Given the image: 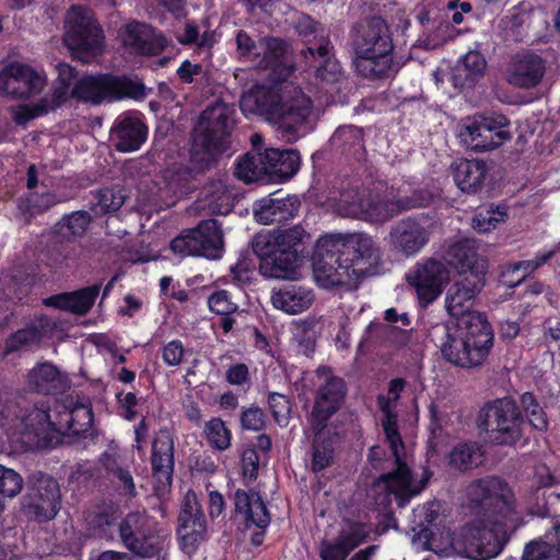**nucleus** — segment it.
Returning a JSON list of instances; mask_svg holds the SVG:
<instances>
[{
	"instance_id": "1",
	"label": "nucleus",
	"mask_w": 560,
	"mask_h": 560,
	"mask_svg": "<svg viewBox=\"0 0 560 560\" xmlns=\"http://www.w3.org/2000/svg\"><path fill=\"white\" fill-rule=\"evenodd\" d=\"M380 257L376 243L365 233L329 234L317 242L314 273L325 288L353 287L375 273Z\"/></svg>"
},
{
	"instance_id": "2",
	"label": "nucleus",
	"mask_w": 560,
	"mask_h": 560,
	"mask_svg": "<svg viewBox=\"0 0 560 560\" xmlns=\"http://www.w3.org/2000/svg\"><path fill=\"white\" fill-rule=\"evenodd\" d=\"M240 107L245 115L261 116L273 125L279 137L293 143L308 132L312 101L293 82L254 85L243 93Z\"/></svg>"
},
{
	"instance_id": "3",
	"label": "nucleus",
	"mask_w": 560,
	"mask_h": 560,
	"mask_svg": "<svg viewBox=\"0 0 560 560\" xmlns=\"http://www.w3.org/2000/svg\"><path fill=\"white\" fill-rule=\"evenodd\" d=\"M9 413L20 417L25 429L36 438L38 447H51L60 443L62 435H84L92 428L93 411L89 404L69 395L55 400L52 406H34L28 413H19L9 407Z\"/></svg>"
},
{
	"instance_id": "4",
	"label": "nucleus",
	"mask_w": 560,
	"mask_h": 560,
	"mask_svg": "<svg viewBox=\"0 0 560 560\" xmlns=\"http://www.w3.org/2000/svg\"><path fill=\"white\" fill-rule=\"evenodd\" d=\"M351 44L358 73L368 79H381L393 74L394 44L389 27L381 16H373L353 26Z\"/></svg>"
},
{
	"instance_id": "5",
	"label": "nucleus",
	"mask_w": 560,
	"mask_h": 560,
	"mask_svg": "<svg viewBox=\"0 0 560 560\" xmlns=\"http://www.w3.org/2000/svg\"><path fill=\"white\" fill-rule=\"evenodd\" d=\"M378 405L383 412V430L395 457L396 468L383 474L375 482L374 489L385 492L384 500L380 504H386L388 497L394 495L397 505L404 508L412 497L419 494L425 488L431 474L424 471L419 481L413 479L411 470L400 457L404 444L397 429V416L392 411L390 404L385 398L380 397Z\"/></svg>"
},
{
	"instance_id": "6",
	"label": "nucleus",
	"mask_w": 560,
	"mask_h": 560,
	"mask_svg": "<svg viewBox=\"0 0 560 560\" xmlns=\"http://www.w3.org/2000/svg\"><path fill=\"white\" fill-rule=\"evenodd\" d=\"M236 109L233 105L217 101L200 114L192 135V160L201 167L208 166L228 145L235 128Z\"/></svg>"
},
{
	"instance_id": "7",
	"label": "nucleus",
	"mask_w": 560,
	"mask_h": 560,
	"mask_svg": "<svg viewBox=\"0 0 560 560\" xmlns=\"http://www.w3.org/2000/svg\"><path fill=\"white\" fill-rule=\"evenodd\" d=\"M517 528H509L503 518L477 517L454 533L451 547L458 556L471 560H489L497 557Z\"/></svg>"
},
{
	"instance_id": "8",
	"label": "nucleus",
	"mask_w": 560,
	"mask_h": 560,
	"mask_svg": "<svg viewBox=\"0 0 560 560\" xmlns=\"http://www.w3.org/2000/svg\"><path fill=\"white\" fill-rule=\"evenodd\" d=\"M477 427L485 440L495 445H515L523 435V416L516 402L500 398L486 402L477 416Z\"/></svg>"
},
{
	"instance_id": "9",
	"label": "nucleus",
	"mask_w": 560,
	"mask_h": 560,
	"mask_svg": "<svg viewBox=\"0 0 560 560\" xmlns=\"http://www.w3.org/2000/svg\"><path fill=\"white\" fill-rule=\"evenodd\" d=\"M471 503L481 509L480 517L503 518L509 528H518L521 513L515 510L513 497L508 485L497 477H487L471 482L467 488Z\"/></svg>"
},
{
	"instance_id": "10",
	"label": "nucleus",
	"mask_w": 560,
	"mask_h": 560,
	"mask_svg": "<svg viewBox=\"0 0 560 560\" xmlns=\"http://www.w3.org/2000/svg\"><path fill=\"white\" fill-rule=\"evenodd\" d=\"M103 31L91 10L71 7L65 16L63 43L80 60L89 63L103 51Z\"/></svg>"
},
{
	"instance_id": "11",
	"label": "nucleus",
	"mask_w": 560,
	"mask_h": 560,
	"mask_svg": "<svg viewBox=\"0 0 560 560\" xmlns=\"http://www.w3.org/2000/svg\"><path fill=\"white\" fill-rule=\"evenodd\" d=\"M145 94L144 84L136 75H85L71 90L73 97L92 104L125 97L140 100Z\"/></svg>"
},
{
	"instance_id": "12",
	"label": "nucleus",
	"mask_w": 560,
	"mask_h": 560,
	"mask_svg": "<svg viewBox=\"0 0 560 560\" xmlns=\"http://www.w3.org/2000/svg\"><path fill=\"white\" fill-rule=\"evenodd\" d=\"M171 249L182 257L220 258L223 250V233L218 220H203L195 229L184 231L171 242Z\"/></svg>"
},
{
	"instance_id": "13",
	"label": "nucleus",
	"mask_w": 560,
	"mask_h": 560,
	"mask_svg": "<svg viewBox=\"0 0 560 560\" xmlns=\"http://www.w3.org/2000/svg\"><path fill=\"white\" fill-rule=\"evenodd\" d=\"M145 512H131L119 524V537L124 546L139 557L151 558L164 549V538L151 528Z\"/></svg>"
},
{
	"instance_id": "14",
	"label": "nucleus",
	"mask_w": 560,
	"mask_h": 560,
	"mask_svg": "<svg viewBox=\"0 0 560 560\" xmlns=\"http://www.w3.org/2000/svg\"><path fill=\"white\" fill-rule=\"evenodd\" d=\"M431 199V194L422 190L408 197L392 198L386 192L368 189L361 220L383 223L401 211L427 206Z\"/></svg>"
},
{
	"instance_id": "15",
	"label": "nucleus",
	"mask_w": 560,
	"mask_h": 560,
	"mask_svg": "<svg viewBox=\"0 0 560 560\" xmlns=\"http://www.w3.org/2000/svg\"><path fill=\"white\" fill-rule=\"evenodd\" d=\"M318 378L315 402L311 413V425H327L329 418L341 407L347 388L342 378L332 375L327 366L316 371Z\"/></svg>"
},
{
	"instance_id": "16",
	"label": "nucleus",
	"mask_w": 560,
	"mask_h": 560,
	"mask_svg": "<svg viewBox=\"0 0 560 560\" xmlns=\"http://www.w3.org/2000/svg\"><path fill=\"white\" fill-rule=\"evenodd\" d=\"M46 85V78L28 65L11 62L0 71V91L15 100L38 94Z\"/></svg>"
},
{
	"instance_id": "17",
	"label": "nucleus",
	"mask_w": 560,
	"mask_h": 560,
	"mask_svg": "<svg viewBox=\"0 0 560 560\" xmlns=\"http://www.w3.org/2000/svg\"><path fill=\"white\" fill-rule=\"evenodd\" d=\"M440 348L443 358L450 363L463 369H472L483 364L492 347L445 332V340Z\"/></svg>"
},
{
	"instance_id": "18",
	"label": "nucleus",
	"mask_w": 560,
	"mask_h": 560,
	"mask_svg": "<svg viewBox=\"0 0 560 560\" xmlns=\"http://www.w3.org/2000/svg\"><path fill=\"white\" fill-rule=\"evenodd\" d=\"M485 285L482 275L469 271L459 272L457 279L453 281L446 292L445 307L448 314L456 318L466 313H470L476 295Z\"/></svg>"
},
{
	"instance_id": "19",
	"label": "nucleus",
	"mask_w": 560,
	"mask_h": 560,
	"mask_svg": "<svg viewBox=\"0 0 560 560\" xmlns=\"http://www.w3.org/2000/svg\"><path fill=\"white\" fill-rule=\"evenodd\" d=\"M406 279L416 289L419 300L428 304L441 294L448 270L444 262L429 259L407 273Z\"/></svg>"
},
{
	"instance_id": "20",
	"label": "nucleus",
	"mask_w": 560,
	"mask_h": 560,
	"mask_svg": "<svg viewBox=\"0 0 560 560\" xmlns=\"http://www.w3.org/2000/svg\"><path fill=\"white\" fill-rule=\"evenodd\" d=\"M28 510L38 521H48L56 516L60 509V490L56 480L39 474L34 476L28 489Z\"/></svg>"
},
{
	"instance_id": "21",
	"label": "nucleus",
	"mask_w": 560,
	"mask_h": 560,
	"mask_svg": "<svg viewBox=\"0 0 560 560\" xmlns=\"http://www.w3.org/2000/svg\"><path fill=\"white\" fill-rule=\"evenodd\" d=\"M177 532L187 552H191L206 537L207 522L195 493H187L182 503Z\"/></svg>"
},
{
	"instance_id": "22",
	"label": "nucleus",
	"mask_w": 560,
	"mask_h": 560,
	"mask_svg": "<svg viewBox=\"0 0 560 560\" xmlns=\"http://www.w3.org/2000/svg\"><path fill=\"white\" fill-rule=\"evenodd\" d=\"M546 73V61L532 51L515 54L509 61L505 70V80L518 89H533L537 86Z\"/></svg>"
},
{
	"instance_id": "23",
	"label": "nucleus",
	"mask_w": 560,
	"mask_h": 560,
	"mask_svg": "<svg viewBox=\"0 0 560 560\" xmlns=\"http://www.w3.org/2000/svg\"><path fill=\"white\" fill-rule=\"evenodd\" d=\"M226 174L209 178L199 191L197 210L206 214L226 215L234 207V192Z\"/></svg>"
},
{
	"instance_id": "24",
	"label": "nucleus",
	"mask_w": 560,
	"mask_h": 560,
	"mask_svg": "<svg viewBox=\"0 0 560 560\" xmlns=\"http://www.w3.org/2000/svg\"><path fill=\"white\" fill-rule=\"evenodd\" d=\"M306 63L315 69L316 78L325 83H337L342 78V68L335 57L329 36H320L319 42L302 50Z\"/></svg>"
},
{
	"instance_id": "25",
	"label": "nucleus",
	"mask_w": 560,
	"mask_h": 560,
	"mask_svg": "<svg viewBox=\"0 0 560 560\" xmlns=\"http://www.w3.org/2000/svg\"><path fill=\"white\" fill-rule=\"evenodd\" d=\"M368 536L364 525L348 522L332 539H324L318 546L320 560H346L352 550L362 544Z\"/></svg>"
},
{
	"instance_id": "26",
	"label": "nucleus",
	"mask_w": 560,
	"mask_h": 560,
	"mask_svg": "<svg viewBox=\"0 0 560 560\" xmlns=\"http://www.w3.org/2000/svg\"><path fill=\"white\" fill-rule=\"evenodd\" d=\"M124 46L132 52L143 56H155L166 47L165 37L156 33L154 28L145 23H128L120 32Z\"/></svg>"
},
{
	"instance_id": "27",
	"label": "nucleus",
	"mask_w": 560,
	"mask_h": 560,
	"mask_svg": "<svg viewBox=\"0 0 560 560\" xmlns=\"http://www.w3.org/2000/svg\"><path fill=\"white\" fill-rule=\"evenodd\" d=\"M458 136L464 144L478 152L497 149L512 138L510 131L494 132L472 117L463 119Z\"/></svg>"
},
{
	"instance_id": "28",
	"label": "nucleus",
	"mask_w": 560,
	"mask_h": 560,
	"mask_svg": "<svg viewBox=\"0 0 560 560\" xmlns=\"http://www.w3.org/2000/svg\"><path fill=\"white\" fill-rule=\"evenodd\" d=\"M151 467L159 487L168 488L174 470V442L166 430H161L152 443Z\"/></svg>"
},
{
	"instance_id": "29",
	"label": "nucleus",
	"mask_w": 560,
	"mask_h": 560,
	"mask_svg": "<svg viewBox=\"0 0 560 560\" xmlns=\"http://www.w3.org/2000/svg\"><path fill=\"white\" fill-rule=\"evenodd\" d=\"M300 208L295 196L280 197L277 192L254 206V215L261 224L281 223L293 218Z\"/></svg>"
},
{
	"instance_id": "30",
	"label": "nucleus",
	"mask_w": 560,
	"mask_h": 560,
	"mask_svg": "<svg viewBox=\"0 0 560 560\" xmlns=\"http://www.w3.org/2000/svg\"><path fill=\"white\" fill-rule=\"evenodd\" d=\"M270 299L277 310L295 315L308 310L315 296L313 290L307 287L288 283L275 288Z\"/></svg>"
},
{
	"instance_id": "31",
	"label": "nucleus",
	"mask_w": 560,
	"mask_h": 560,
	"mask_svg": "<svg viewBox=\"0 0 560 560\" xmlns=\"http://www.w3.org/2000/svg\"><path fill=\"white\" fill-rule=\"evenodd\" d=\"M390 242L406 256L419 252L429 240L428 231L415 219H405L393 226Z\"/></svg>"
},
{
	"instance_id": "32",
	"label": "nucleus",
	"mask_w": 560,
	"mask_h": 560,
	"mask_svg": "<svg viewBox=\"0 0 560 560\" xmlns=\"http://www.w3.org/2000/svg\"><path fill=\"white\" fill-rule=\"evenodd\" d=\"M145 139L147 127L138 117L122 115L112 129V140L120 152L138 150Z\"/></svg>"
},
{
	"instance_id": "33",
	"label": "nucleus",
	"mask_w": 560,
	"mask_h": 560,
	"mask_svg": "<svg viewBox=\"0 0 560 560\" xmlns=\"http://www.w3.org/2000/svg\"><path fill=\"white\" fill-rule=\"evenodd\" d=\"M445 332L481 341L493 346V331L487 317L479 312L466 313L455 318L453 327H444Z\"/></svg>"
},
{
	"instance_id": "34",
	"label": "nucleus",
	"mask_w": 560,
	"mask_h": 560,
	"mask_svg": "<svg viewBox=\"0 0 560 560\" xmlns=\"http://www.w3.org/2000/svg\"><path fill=\"white\" fill-rule=\"evenodd\" d=\"M101 290L100 284H93L73 292H65L47 298L44 303L61 311L84 315L93 306Z\"/></svg>"
},
{
	"instance_id": "35",
	"label": "nucleus",
	"mask_w": 560,
	"mask_h": 560,
	"mask_svg": "<svg viewBox=\"0 0 560 560\" xmlns=\"http://www.w3.org/2000/svg\"><path fill=\"white\" fill-rule=\"evenodd\" d=\"M30 386L39 394H62L69 387L68 377L51 363H42L28 373Z\"/></svg>"
},
{
	"instance_id": "36",
	"label": "nucleus",
	"mask_w": 560,
	"mask_h": 560,
	"mask_svg": "<svg viewBox=\"0 0 560 560\" xmlns=\"http://www.w3.org/2000/svg\"><path fill=\"white\" fill-rule=\"evenodd\" d=\"M452 171L457 187L468 194L479 191L488 174L486 163L480 160H462L452 165Z\"/></svg>"
},
{
	"instance_id": "37",
	"label": "nucleus",
	"mask_w": 560,
	"mask_h": 560,
	"mask_svg": "<svg viewBox=\"0 0 560 560\" xmlns=\"http://www.w3.org/2000/svg\"><path fill=\"white\" fill-rule=\"evenodd\" d=\"M234 505L236 513L244 516L247 526L253 524L265 529L269 525L270 515L258 493L238 489L234 493Z\"/></svg>"
},
{
	"instance_id": "38",
	"label": "nucleus",
	"mask_w": 560,
	"mask_h": 560,
	"mask_svg": "<svg viewBox=\"0 0 560 560\" xmlns=\"http://www.w3.org/2000/svg\"><path fill=\"white\" fill-rule=\"evenodd\" d=\"M311 428L314 432L312 469L320 471L331 465L339 436L328 425H311Z\"/></svg>"
},
{
	"instance_id": "39",
	"label": "nucleus",
	"mask_w": 560,
	"mask_h": 560,
	"mask_svg": "<svg viewBox=\"0 0 560 560\" xmlns=\"http://www.w3.org/2000/svg\"><path fill=\"white\" fill-rule=\"evenodd\" d=\"M368 188L350 186L328 198V205L334 212L341 217L361 219Z\"/></svg>"
},
{
	"instance_id": "40",
	"label": "nucleus",
	"mask_w": 560,
	"mask_h": 560,
	"mask_svg": "<svg viewBox=\"0 0 560 560\" xmlns=\"http://www.w3.org/2000/svg\"><path fill=\"white\" fill-rule=\"evenodd\" d=\"M269 177L280 180L292 177L300 168V154L296 150L265 149Z\"/></svg>"
},
{
	"instance_id": "41",
	"label": "nucleus",
	"mask_w": 560,
	"mask_h": 560,
	"mask_svg": "<svg viewBox=\"0 0 560 560\" xmlns=\"http://www.w3.org/2000/svg\"><path fill=\"white\" fill-rule=\"evenodd\" d=\"M486 59L476 51H468L455 66L452 80L455 86L470 88L486 70Z\"/></svg>"
},
{
	"instance_id": "42",
	"label": "nucleus",
	"mask_w": 560,
	"mask_h": 560,
	"mask_svg": "<svg viewBox=\"0 0 560 560\" xmlns=\"http://www.w3.org/2000/svg\"><path fill=\"white\" fill-rule=\"evenodd\" d=\"M300 265L301 261L293 256L276 250L271 257L259 262V271L266 278L293 280L296 278Z\"/></svg>"
},
{
	"instance_id": "43",
	"label": "nucleus",
	"mask_w": 560,
	"mask_h": 560,
	"mask_svg": "<svg viewBox=\"0 0 560 560\" xmlns=\"http://www.w3.org/2000/svg\"><path fill=\"white\" fill-rule=\"evenodd\" d=\"M277 250L283 255L293 256L302 261L306 242L310 240V234L301 226L294 225L293 228L276 230Z\"/></svg>"
},
{
	"instance_id": "44",
	"label": "nucleus",
	"mask_w": 560,
	"mask_h": 560,
	"mask_svg": "<svg viewBox=\"0 0 560 560\" xmlns=\"http://www.w3.org/2000/svg\"><path fill=\"white\" fill-rule=\"evenodd\" d=\"M549 542L533 541L525 547L523 560H560V520L556 521Z\"/></svg>"
},
{
	"instance_id": "45",
	"label": "nucleus",
	"mask_w": 560,
	"mask_h": 560,
	"mask_svg": "<svg viewBox=\"0 0 560 560\" xmlns=\"http://www.w3.org/2000/svg\"><path fill=\"white\" fill-rule=\"evenodd\" d=\"M265 159V151L245 154L236 165L235 174L246 183L262 180L268 174V167Z\"/></svg>"
},
{
	"instance_id": "46",
	"label": "nucleus",
	"mask_w": 560,
	"mask_h": 560,
	"mask_svg": "<svg viewBox=\"0 0 560 560\" xmlns=\"http://www.w3.org/2000/svg\"><path fill=\"white\" fill-rule=\"evenodd\" d=\"M476 258L475 242L468 238L451 244L444 253V259L460 272H467Z\"/></svg>"
},
{
	"instance_id": "47",
	"label": "nucleus",
	"mask_w": 560,
	"mask_h": 560,
	"mask_svg": "<svg viewBox=\"0 0 560 560\" xmlns=\"http://www.w3.org/2000/svg\"><path fill=\"white\" fill-rule=\"evenodd\" d=\"M67 198L50 192L37 194L30 192L21 200L19 208L26 222H30L37 214L44 213L51 207L66 201Z\"/></svg>"
},
{
	"instance_id": "48",
	"label": "nucleus",
	"mask_w": 560,
	"mask_h": 560,
	"mask_svg": "<svg viewBox=\"0 0 560 560\" xmlns=\"http://www.w3.org/2000/svg\"><path fill=\"white\" fill-rule=\"evenodd\" d=\"M450 466L458 471L477 467L482 460L481 447L476 443H460L448 455Z\"/></svg>"
},
{
	"instance_id": "49",
	"label": "nucleus",
	"mask_w": 560,
	"mask_h": 560,
	"mask_svg": "<svg viewBox=\"0 0 560 560\" xmlns=\"http://www.w3.org/2000/svg\"><path fill=\"white\" fill-rule=\"evenodd\" d=\"M127 198L128 194L122 187H104L97 191L92 210L96 215L114 213L122 207Z\"/></svg>"
},
{
	"instance_id": "50",
	"label": "nucleus",
	"mask_w": 560,
	"mask_h": 560,
	"mask_svg": "<svg viewBox=\"0 0 560 560\" xmlns=\"http://www.w3.org/2000/svg\"><path fill=\"white\" fill-rule=\"evenodd\" d=\"M331 143L343 153L359 155L363 149L362 131L354 126L338 128L330 139Z\"/></svg>"
},
{
	"instance_id": "51",
	"label": "nucleus",
	"mask_w": 560,
	"mask_h": 560,
	"mask_svg": "<svg viewBox=\"0 0 560 560\" xmlns=\"http://www.w3.org/2000/svg\"><path fill=\"white\" fill-rule=\"evenodd\" d=\"M91 221L92 218L88 211H74L61 218L56 224V232L62 237L82 236Z\"/></svg>"
},
{
	"instance_id": "52",
	"label": "nucleus",
	"mask_w": 560,
	"mask_h": 560,
	"mask_svg": "<svg viewBox=\"0 0 560 560\" xmlns=\"http://www.w3.org/2000/svg\"><path fill=\"white\" fill-rule=\"evenodd\" d=\"M264 47L261 63L264 67L278 68L287 65V55L289 52V45L287 42L279 37H265L261 42ZM260 55V51L257 52Z\"/></svg>"
},
{
	"instance_id": "53",
	"label": "nucleus",
	"mask_w": 560,
	"mask_h": 560,
	"mask_svg": "<svg viewBox=\"0 0 560 560\" xmlns=\"http://www.w3.org/2000/svg\"><path fill=\"white\" fill-rule=\"evenodd\" d=\"M43 338V329L37 325H27L26 327L19 329L13 335H11L7 341L4 347L5 353H11L15 351H20L22 349L30 348L32 346L38 345Z\"/></svg>"
},
{
	"instance_id": "54",
	"label": "nucleus",
	"mask_w": 560,
	"mask_h": 560,
	"mask_svg": "<svg viewBox=\"0 0 560 560\" xmlns=\"http://www.w3.org/2000/svg\"><path fill=\"white\" fill-rule=\"evenodd\" d=\"M440 503L436 501H430L413 510V527L416 530L419 528V536L429 539L432 535V532L429 528V525L433 524L438 517L440 516Z\"/></svg>"
},
{
	"instance_id": "55",
	"label": "nucleus",
	"mask_w": 560,
	"mask_h": 560,
	"mask_svg": "<svg viewBox=\"0 0 560 560\" xmlns=\"http://www.w3.org/2000/svg\"><path fill=\"white\" fill-rule=\"evenodd\" d=\"M521 404L526 413L529 424L540 432H544L548 428V420L546 412L538 404L536 397L526 392L521 396Z\"/></svg>"
},
{
	"instance_id": "56",
	"label": "nucleus",
	"mask_w": 560,
	"mask_h": 560,
	"mask_svg": "<svg viewBox=\"0 0 560 560\" xmlns=\"http://www.w3.org/2000/svg\"><path fill=\"white\" fill-rule=\"evenodd\" d=\"M205 433L208 442L217 450L224 451L231 445V433L225 423L218 418L207 422Z\"/></svg>"
},
{
	"instance_id": "57",
	"label": "nucleus",
	"mask_w": 560,
	"mask_h": 560,
	"mask_svg": "<svg viewBox=\"0 0 560 560\" xmlns=\"http://www.w3.org/2000/svg\"><path fill=\"white\" fill-rule=\"evenodd\" d=\"M505 208H488L479 211L472 219V228L481 233L489 232L497 228L506 218Z\"/></svg>"
},
{
	"instance_id": "58",
	"label": "nucleus",
	"mask_w": 560,
	"mask_h": 560,
	"mask_svg": "<svg viewBox=\"0 0 560 560\" xmlns=\"http://www.w3.org/2000/svg\"><path fill=\"white\" fill-rule=\"evenodd\" d=\"M296 33L307 40V46L319 42L320 36H328L320 23L307 14H300L293 22Z\"/></svg>"
},
{
	"instance_id": "59",
	"label": "nucleus",
	"mask_w": 560,
	"mask_h": 560,
	"mask_svg": "<svg viewBox=\"0 0 560 560\" xmlns=\"http://www.w3.org/2000/svg\"><path fill=\"white\" fill-rule=\"evenodd\" d=\"M177 40L183 45L195 44L199 48H209L212 46L214 39L211 32L199 33V28L191 22H186L183 32L176 33Z\"/></svg>"
},
{
	"instance_id": "60",
	"label": "nucleus",
	"mask_w": 560,
	"mask_h": 560,
	"mask_svg": "<svg viewBox=\"0 0 560 560\" xmlns=\"http://www.w3.org/2000/svg\"><path fill=\"white\" fill-rule=\"evenodd\" d=\"M250 246L253 253L259 258V262H264L266 258L271 257L277 250V238L276 231L257 233L252 242Z\"/></svg>"
},
{
	"instance_id": "61",
	"label": "nucleus",
	"mask_w": 560,
	"mask_h": 560,
	"mask_svg": "<svg viewBox=\"0 0 560 560\" xmlns=\"http://www.w3.org/2000/svg\"><path fill=\"white\" fill-rule=\"evenodd\" d=\"M394 332L395 328L378 322H372L360 340L359 349L370 345H380Z\"/></svg>"
},
{
	"instance_id": "62",
	"label": "nucleus",
	"mask_w": 560,
	"mask_h": 560,
	"mask_svg": "<svg viewBox=\"0 0 560 560\" xmlns=\"http://www.w3.org/2000/svg\"><path fill=\"white\" fill-rule=\"evenodd\" d=\"M23 488L22 477L13 469L0 465V495L13 498Z\"/></svg>"
},
{
	"instance_id": "63",
	"label": "nucleus",
	"mask_w": 560,
	"mask_h": 560,
	"mask_svg": "<svg viewBox=\"0 0 560 560\" xmlns=\"http://www.w3.org/2000/svg\"><path fill=\"white\" fill-rule=\"evenodd\" d=\"M70 88V82L55 81L51 93L39 100L47 113L55 110L68 100Z\"/></svg>"
},
{
	"instance_id": "64",
	"label": "nucleus",
	"mask_w": 560,
	"mask_h": 560,
	"mask_svg": "<svg viewBox=\"0 0 560 560\" xmlns=\"http://www.w3.org/2000/svg\"><path fill=\"white\" fill-rule=\"evenodd\" d=\"M268 404L275 420L279 424H285L291 411V405L288 397L279 393H270L268 396Z\"/></svg>"
}]
</instances>
